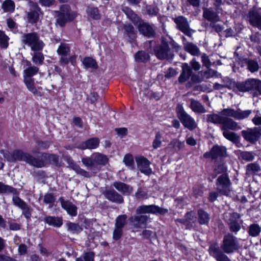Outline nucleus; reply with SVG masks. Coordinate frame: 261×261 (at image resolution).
<instances>
[{
    "label": "nucleus",
    "mask_w": 261,
    "mask_h": 261,
    "mask_svg": "<svg viewBox=\"0 0 261 261\" xmlns=\"http://www.w3.org/2000/svg\"><path fill=\"white\" fill-rule=\"evenodd\" d=\"M113 186L124 195H129L133 191V187L123 182L115 181L113 184Z\"/></svg>",
    "instance_id": "nucleus-22"
},
{
    "label": "nucleus",
    "mask_w": 261,
    "mask_h": 261,
    "mask_svg": "<svg viewBox=\"0 0 261 261\" xmlns=\"http://www.w3.org/2000/svg\"><path fill=\"white\" fill-rule=\"evenodd\" d=\"M235 87L238 91L243 93L251 92L254 95H261V81L257 79L250 78L243 82H237Z\"/></svg>",
    "instance_id": "nucleus-4"
},
{
    "label": "nucleus",
    "mask_w": 261,
    "mask_h": 261,
    "mask_svg": "<svg viewBox=\"0 0 261 261\" xmlns=\"http://www.w3.org/2000/svg\"><path fill=\"white\" fill-rule=\"evenodd\" d=\"M29 5L30 7V11L28 13V19L31 23L36 22L41 13L40 8L36 3L31 1L29 2Z\"/></svg>",
    "instance_id": "nucleus-18"
},
{
    "label": "nucleus",
    "mask_w": 261,
    "mask_h": 261,
    "mask_svg": "<svg viewBox=\"0 0 261 261\" xmlns=\"http://www.w3.org/2000/svg\"><path fill=\"white\" fill-rule=\"evenodd\" d=\"M22 43L31 47L32 51H39L42 50L44 44L39 39V37L36 33L24 34L21 39Z\"/></svg>",
    "instance_id": "nucleus-8"
},
{
    "label": "nucleus",
    "mask_w": 261,
    "mask_h": 261,
    "mask_svg": "<svg viewBox=\"0 0 261 261\" xmlns=\"http://www.w3.org/2000/svg\"><path fill=\"white\" fill-rule=\"evenodd\" d=\"M87 12L89 16L94 19H99L100 18V15L97 8L88 7L87 9Z\"/></svg>",
    "instance_id": "nucleus-43"
},
{
    "label": "nucleus",
    "mask_w": 261,
    "mask_h": 261,
    "mask_svg": "<svg viewBox=\"0 0 261 261\" xmlns=\"http://www.w3.org/2000/svg\"><path fill=\"white\" fill-rule=\"evenodd\" d=\"M43 200L45 204L48 205L49 208H51L56 201V198L54 193L47 192L43 196Z\"/></svg>",
    "instance_id": "nucleus-38"
},
{
    "label": "nucleus",
    "mask_w": 261,
    "mask_h": 261,
    "mask_svg": "<svg viewBox=\"0 0 261 261\" xmlns=\"http://www.w3.org/2000/svg\"><path fill=\"white\" fill-rule=\"evenodd\" d=\"M139 32L145 36L152 37L155 35V31L152 25L146 22H140L138 26Z\"/></svg>",
    "instance_id": "nucleus-23"
},
{
    "label": "nucleus",
    "mask_w": 261,
    "mask_h": 261,
    "mask_svg": "<svg viewBox=\"0 0 261 261\" xmlns=\"http://www.w3.org/2000/svg\"><path fill=\"white\" fill-rule=\"evenodd\" d=\"M249 20L250 24L261 30V12L255 10H251L249 12Z\"/></svg>",
    "instance_id": "nucleus-21"
},
{
    "label": "nucleus",
    "mask_w": 261,
    "mask_h": 261,
    "mask_svg": "<svg viewBox=\"0 0 261 261\" xmlns=\"http://www.w3.org/2000/svg\"><path fill=\"white\" fill-rule=\"evenodd\" d=\"M27 65H28L29 67L24 70V78H31L32 76L38 73L39 68L36 66H32L30 62L27 63Z\"/></svg>",
    "instance_id": "nucleus-36"
},
{
    "label": "nucleus",
    "mask_w": 261,
    "mask_h": 261,
    "mask_svg": "<svg viewBox=\"0 0 261 261\" xmlns=\"http://www.w3.org/2000/svg\"><path fill=\"white\" fill-rule=\"evenodd\" d=\"M203 17L208 21L215 23L220 20L217 13L211 8H203Z\"/></svg>",
    "instance_id": "nucleus-25"
},
{
    "label": "nucleus",
    "mask_w": 261,
    "mask_h": 261,
    "mask_svg": "<svg viewBox=\"0 0 261 261\" xmlns=\"http://www.w3.org/2000/svg\"><path fill=\"white\" fill-rule=\"evenodd\" d=\"M239 240L231 234H227L224 237L221 248L224 252L231 254L241 248Z\"/></svg>",
    "instance_id": "nucleus-7"
},
{
    "label": "nucleus",
    "mask_w": 261,
    "mask_h": 261,
    "mask_svg": "<svg viewBox=\"0 0 261 261\" xmlns=\"http://www.w3.org/2000/svg\"><path fill=\"white\" fill-rule=\"evenodd\" d=\"M68 163L71 168L74 170L76 173L86 177H89L90 174L88 172L82 169L79 165L74 163L70 159H68Z\"/></svg>",
    "instance_id": "nucleus-32"
},
{
    "label": "nucleus",
    "mask_w": 261,
    "mask_h": 261,
    "mask_svg": "<svg viewBox=\"0 0 261 261\" xmlns=\"http://www.w3.org/2000/svg\"><path fill=\"white\" fill-rule=\"evenodd\" d=\"M168 212L167 209L160 207L154 204L143 205L139 206L136 210L137 214H152L164 215Z\"/></svg>",
    "instance_id": "nucleus-12"
},
{
    "label": "nucleus",
    "mask_w": 261,
    "mask_h": 261,
    "mask_svg": "<svg viewBox=\"0 0 261 261\" xmlns=\"http://www.w3.org/2000/svg\"><path fill=\"white\" fill-rule=\"evenodd\" d=\"M70 52V48L67 44L61 43L57 49L60 56H66Z\"/></svg>",
    "instance_id": "nucleus-44"
},
{
    "label": "nucleus",
    "mask_w": 261,
    "mask_h": 261,
    "mask_svg": "<svg viewBox=\"0 0 261 261\" xmlns=\"http://www.w3.org/2000/svg\"><path fill=\"white\" fill-rule=\"evenodd\" d=\"M94 253L92 252L85 253L84 256V261H93Z\"/></svg>",
    "instance_id": "nucleus-63"
},
{
    "label": "nucleus",
    "mask_w": 261,
    "mask_h": 261,
    "mask_svg": "<svg viewBox=\"0 0 261 261\" xmlns=\"http://www.w3.org/2000/svg\"><path fill=\"white\" fill-rule=\"evenodd\" d=\"M217 71L209 68L208 70L203 72V76L206 79H210L216 74Z\"/></svg>",
    "instance_id": "nucleus-61"
},
{
    "label": "nucleus",
    "mask_w": 261,
    "mask_h": 261,
    "mask_svg": "<svg viewBox=\"0 0 261 261\" xmlns=\"http://www.w3.org/2000/svg\"><path fill=\"white\" fill-rule=\"evenodd\" d=\"M212 159L224 156L226 154V149L224 146H214L212 148Z\"/></svg>",
    "instance_id": "nucleus-31"
},
{
    "label": "nucleus",
    "mask_w": 261,
    "mask_h": 261,
    "mask_svg": "<svg viewBox=\"0 0 261 261\" xmlns=\"http://www.w3.org/2000/svg\"><path fill=\"white\" fill-rule=\"evenodd\" d=\"M260 171V166L256 162L248 164L246 166V174L248 176L256 175Z\"/></svg>",
    "instance_id": "nucleus-30"
},
{
    "label": "nucleus",
    "mask_w": 261,
    "mask_h": 261,
    "mask_svg": "<svg viewBox=\"0 0 261 261\" xmlns=\"http://www.w3.org/2000/svg\"><path fill=\"white\" fill-rule=\"evenodd\" d=\"M108 157L103 154L95 152L90 157H84L82 159L83 164L88 168L96 167L98 165L105 166L108 162Z\"/></svg>",
    "instance_id": "nucleus-6"
},
{
    "label": "nucleus",
    "mask_w": 261,
    "mask_h": 261,
    "mask_svg": "<svg viewBox=\"0 0 261 261\" xmlns=\"http://www.w3.org/2000/svg\"><path fill=\"white\" fill-rule=\"evenodd\" d=\"M44 222L49 225L56 227H60L63 224V220L61 217L46 216L44 218Z\"/></svg>",
    "instance_id": "nucleus-29"
},
{
    "label": "nucleus",
    "mask_w": 261,
    "mask_h": 261,
    "mask_svg": "<svg viewBox=\"0 0 261 261\" xmlns=\"http://www.w3.org/2000/svg\"><path fill=\"white\" fill-rule=\"evenodd\" d=\"M170 145L174 148H177L179 149L183 147L184 146V142H181L179 140H174L170 142Z\"/></svg>",
    "instance_id": "nucleus-62"
},
{
    "label": "nucleus",
    "mask_w": 261,
    "mask_h": 261,
    "mask_svg": "<svg viewBox=\"0 0 261 261\" xmlns=\"http://www.w3.org/2000/svg\"><path fill=\"white\" fill-rule=\"evenodd\" d=\"M2 8L5 12H13L15 9V4L11 0H6L3 2Z\"/></svg>",
    "instance_id": "nucleus-40"
},
{
    "label": "nucleus",
    "mask_w": 261,
    "mask_h": 261,
    "mask_svg": "<svg viewBox=\"0 0 261 261\" xmlns=\"http://www.w3.org/2000/svg\"><path fill=\"white\" fill-rule=\"evenodd\" d=\"M174 22L177 24L178 29L188 36L192 35L187 19L181 16L176 18Z\"/></svg>",
    "instance_id": "nucleus-20"
},
{
    "label": "nucleus",
    "mask_w": 261,
    "mask_h": 261,
    "mask_svg": "<svg viewBox=\"0 0 261 261\" xmlns=\"http://www.w3.org/2000/svg\"><path fill=\"white\" fill-rule=\"evenodd\" d=\"M252 122L255 125H261V115L256 114L252 118Z\"/></svg>",
    "instance_id": "nucleus-64"
},
{
    "label": "nucleus",
    "mask_w": 261,
    "mask_h": 261,
    "mask_svg": "<svg viewBox=\"0 0 261 261\" xmlns=\"http://www.w3.org/2000/svg\"><path fill=\"white\" fill-rule=\"evenodd\" d=\"M261 232V226L257 223H253L250 225L247 229V232L252 237L258 236Z\"/></svg>",
    "instance_id": "nucleus-34"
},
{
    "label": "nucleus",
    "mask_w": 261,
    "mask_h": 261,
    "mask_svg": "<svg viewBox=\"0 0 261 261\" xmlns=\"http://www.w3.org/2000/svg\"><path fill=\"white\" fill-rule=\"evenodd\" d=\"M181 72L178 77V81L180 83L187 81L192 75V70L187 63H184L181 66Z\"/></svg>",
    "instance_id": "nucleus-26"
},
{
    "label": "nucleus",
    "mask_w": 261,
    "mask_h": 261,
    "mask_svg": "<svg viewBox=\"0 0 261 261\" xmlns=\"http://www.w3.org/2000/svg\"><path fill=\"white\" fill-rule=\"evenodd\" d=\"M176 113L178 118L185 127L192 130L197 127L194 119L185 111L181 105H177Z\"/></svg>",
    "instance_id": "nucleus-5"
},
{
    "label": "nucleus",
    "mask_w": 261,
    "mask_h": 261,
    "mask_svg": "<svg viewBox=\"0 0 261 261\" xmlns=\"http://www.w3.org/2000/svg\"><path fill=\"white\" fill-rule=\"evenodd\" d=\"M198 222L201 225H207L210 221L209 214L205 211L200 209L198 211Z\"/></svg>",
    "instance_id": "nucleus-35"
},
{
    "label": "nucleus",
    "mask_w": 261,
    "mask_h": 261,
    "mask_svg": "<svg viewBox=\"0 0 261 261\" xmlns=\"http://www.w3.org/2000/svg\"><path fill=\"white\" fill-rule=\"evenodd\" d=\"M148 219V217L146 215H139L130 217L129 221L133 224L135 228H140L146 226Z\"/></svg>",
    "instance_id": "nucleus-24"
},
{
    "label": "nucleus",
    "mask_w": 261,
    "mask_h": 261,
    "mask_svg": "<svg viewBox=\"0 0 261 261\" xmlns=\"http://www.w3.org/2000/svg\"><path fill=\"white\" fill-rule=\"evenodd\" d=\"M68 163L71 168L74 170L76 173L86 177H89L90 174L88 172L82 169L79 165L74 163L70 159H68Z\"/></svg>",
    "instance_id": "nucleus-33"
},
{
    "label": "nucleus",
    "mask_w": 261,
    "mask_h": 261,
    "mask_svg": "<svg viewBox=\"0 0 261 261\" xmlns=\"http://www.w3.org/2000/svg\"><path fill=\"white\" fill-rule=\"evenodd\" d=\"M32 60L36 65H41L44 61V56L42 53L38 51H34Z\"/></svg>",
    "instance_id": "nucleus-41"
},
{
    "label": "nucleus",
    "mask_w": 261,
    "mask_h": 261,
    "mask_svg": "<svg viewBox=\"0 0 261 261\" xmlns=\"http://www.w3.org/2000/svg\"><path fill=\"white\" fill-rule=\"evenodd\" d=\"M22 211V215L27 219H29L31 217L32 211L31 208L27 204L21 208Z\"/></svg>",
    "instance_id": "nucleus-55"
},
{
    "label": "nucleus",
    "mask_w": 261,
    "mask_h": 261,
    "mask_svg": "<svg viewBox=\"0 0 261 261\" xmlns=\"http://www.w3.org/2000/svg\"><path fill=\"white\" fill-rule=\"evenodd\" d=\"M99 144V139L92 138L81 143L79 146V148L81 149H94L98 147Z\"/></svg>",
    "instance_id": "nucleus-27"
},
{
    "label": "nucleus",
    "mask_w": 261,
    "mask_h": 261,
    "mask_svg": "<svg viewBox=\"0 0 261 261\" xmlns=\"http://www.w3.org/2000/svg\"><path fill=\"white\" fill-rule=\"evenodd\" d=\"M76 16V13L70 10L69 6L63 5L60 7L57 23L60 27H63L66 22L73 20Z\"/></svg>",
    "instance_id": "nucleus-10"
},
{
    "label": "nucleus",
    "mask_w": 261,
    "mask_h": 261,
    "mask_svg": "<svg viewBox=\"0 0 261 261\" xmlns=\"http://www.w3.org/2000/svg\"><path fill=\"white\" fill-rule=\"evenodd\" d=\"M123 162L125 165L129 167L130 169H134V161L133 156L130 154H126L123 158Z\"/></svg>",
    "instance_id": "nucleus-51"
},
{
    "label": "nucleus",
    "mask_w": 261,
    "mask_h": 261,
    "mask_svg": "<svg viewBox=\"0 0 261 261\" xmlns=\"http://www.w3.org/2000/svg\"><path fill=\"white\" fill-rule=\"evenodd\" d=\"M190 108L195 113L202 114L206 112V109L204 106L199 101L194 99H190Z\"/></svg>",
    "instance_id": "nucleus-28"
},
{
    "label": "nucleus",
    "mask_w": 261,
    "mask_h": 261,
    "mask_svg": "<svg viewBox=\"0 0 261 261\" xmlns=\"http://www.w3.org/2000/svg\"><path fill=\"white\" fill-rule=\"evenodd\" d=\"M240 157L247 162L252 161L254 159V155L252 152L242 151L240 153Z\"/></svg>",
    "instance_id": "nucleus-53"
},
{
    "label": "nucleus",
    "mask_w": 261,
    "mask_h": 261,
    "mask_svg": "<svg viewBox=\"0 0 261 261\" xmlns=\"http://www.w3.org/2000/svg\"><path fill=\"white\" fill-rule=\"evenodd\" d=\"M59 200L61 203L62 208L65 210L68 214L72 217L77 215V208L76 205L73 204L71 201L64 199L63 197H60Z\"/></svg>",
    "instance_id": "nucleus-19"
},
{
    "label": "nucleus",
    "mask_w": 261,
    "mask_h": 261,
    "mask_svg": "<svg viewBox=\"0 0 261 261\" xmlns=\"http://www.w3.org/2000/svg\"><path fill=\"white\" fill-rule=\"evenodd\" d=\"M0 152L9 162L24 161L35 167V166H40L41 165L40 162L36 161V158L21 150H15L11 154L5 152L3 150H1Z\"/></svg>",
    "instance_id": "nucleus-3"
},
{
    "label": "nucleus",
    "mask_w": 261,
    "mask_h": 261,
    "mask_svg": "<svg viewBox=\"0 0 261 261\" xmlns=\"http://www.w3.org/2000/svg\"><path fill=\"white\" fill-rule=\"evenodd\" d=\"M241 134L245 140L251 143L256 142L261 135L258 128L257 127L243 130L241 132Z\"/></svg>",
    "instance_id": "nucleus-15"
},
{
    "label": "nucleus",
    "mask_w": 261,
    "mask_h": 261,
    "mask_svg": "<svg viewBox=\"0 0 261 261\" xmlns=\"http://www.w3.org/2000/svg\"><path fill=\"white\" fill-rule=\"evenodd\" d=\"M232 82L230 80H228V83H215L213 86V88L215 90H221L224 88H230L231 86Z\"/></svg>",
    "instance_id": "nucleus-54"
},
{
    "label": "nucleus",
    "mask_w": 261,
    "mask_h": 261,
    "mask_svg": "<svg viewBox=\"0 0 261 261\" xmlns=\"http://www.w3.org/2000/svg\"><path fill=\"white\" fill-rule=\"evenodd\" d=\"M231 181L226 174L219 176L216 181L217 190L221 194L228 196L231 191Z\"/></svg>",
    "instance_id": "nucleus-11"
},
{
    "label": "nucleus",
    "mask_w": 261,
    "mask_h": 261,
    "mask_svg": "<svg viewBox=\"0 0 261 261\" xmlns=\"http://www.w3.org/2000/svg\"><path fill=\"white\" fill-rule=\"evenodd\" d=\"M9 40V37L5 34V32L0 30V46L4 48H7Z\"/></svg>",
    "instance_id": "nucleus-49"
},
{
    "label": "nucleus",
    "mask_w": 261,
    "mask_h": 261,
    "mask_svg": "<svg viewBox=\"0 0 261 261\" xmlns=\"http://www.w3.org/2000/svg\"><path fill=\"white\" fill-rule=\"evenodd\" d=\"M135 196L138 199H146L148 198V194L141 189H138L135 193Z\"/></svg>",
    "instance_id": "nucleus-56"
},
{
    "label": "nucleus",
    "mask_w": 261,
    "mask_h": 261,
    "mask_svg": "<svg viewBox=\"0 0 261 261\" xmlns=\"http://www.w3.org/2000/svg\"><path fill=\"white\" fill-rule=\"evenodd\" d=\"M24 80L28 90L33 94H37L38 90L34 86L33 80L32 78L25 77Z\"/></svg>",
    "instance_id": "nucleus-45"
},
{
    "label": "nucleus",
    "mask_w": 261,
    "mask_h": 261,
    "mask_svg": "<svg viewBox=\"0 0 261 261\" xmlns=\"http://www.w3.org/2000/svg\"><path fill=\"white\" fill-rule=\"evenodd\" d=\"M83 64L86 68H95L96 67V62L95 60L90 57H86L83 59Z\"/></svg>",
    "instance_id": "nucleus-50"
},
{
    "label": "nucleus",
    "mask_w": 261,
    "mask_h": 261,
    "mask_svg": "<svg viewBox=\"0 0 261 261\" xmlns=\"http://www.w3.org/2000/svg\"><path fill=\"white\" fill-rule=\"evenodd\" d=\"M122 234V228L115 227L113 231V238L114 240H119Z\"/></svg>",
    "instance_id": "nucleus-59"
},
{
    "label": "nucleus",
    "mask_w": 261,
    "mask_h": 261,
    "mask_svg": "<svg viewBox=\"0 0 261 261\" xmlns=\"http://www.w3.org/2000/svg\"><path fill=\"white\" fill-rule=\"evenodd\" d=\"M137 167L141 173L149 175L152 173L150 167V162L143 156H139L136 159Z\"/></svg>",
    "instance_id": "nucleus-16"
},
{
    "label": "nucleus",
    "mask_w": 261,
    "mask_h": 261,
    "mask_svg": "<svg viewBox=\"0 0 261 261\" xmlns=\"http://www.w3.org/2000/svg\"><path fill=\"white\" fill-rule=\"evenodd\" d=\"M68 231L72 233H79L82 230V227L77 224L68 222L66 224Z\"/></svg>",
    "instance_id": "nucleus-46"
},
{
    "label": "nucleus",
    "mask_w": 261,
    "mask_h": 261,
    "mask_svg": "<svg viewBox=\"0 0 261 261\" xmlns=\"http://www.w3.org/2000/svg\"><path fill=\"white\" fill-rule=\"evenodd\" d=\"M185 49L193 56H198L200 55V51L198 47L190 42L186 43L184 45Z\"/></svg>",
    "instance_id": "nucleus-37"
},
{
    "label": "nucleus",
    "mask_w": 261,
    "mask_h": 261,
    "mask_svg": "<svg viewBox=\"0 0 261 261\" xmlns=\"http://www.w3.org/2000/svg\"><path fill=\"white\" fill-rule=\"evenodd\" d=\"M252 113V110H237L231 108L223 109L219 114L213 113L207 115V121L215 124H221L220 128L223 130V136L228 140L237 143L239 137L234 133L228 131L229 129L236 130L241 129L238 123L229 117L237 120H243L248 118Z\"/></svg>",
    "instance_id": "nucleus-1"
},
{
    "label": "nucleus",
    "mask_w": 261,
    "mask_h": 261,
    "mask_svg": "<svg viewBox=\"0 0 261 261\" xmlns=\"http://www.w3.org/2000/svg\"><path fill=\"white\" fill-rule=\"evenodd\" d=\"M136 61L138 62H146L149 60L150 56L145 51H138L135 56Z\"/></svg>",
    "instance_id": "nucleus-39"
},
{
    "label": "nucleus",
    "mask_w": 261,
    "mask_h": 261,
    "mask_svg": "<svg viewBox=\"0 0 261 261\" xmlns=\"http://www.w3.org/2000/svg\"><path fill=\"white\" fill-rule=\"evenodd\" d=\"M122 11L132 21L136 20L137 15L130 8L127 7H124L122 8Z\"/></svg>",
    "instance_id": "nucleus-52"
},
{
    "label": "nucleus",
    "mask_w": 261,
    "mask_h": 261,
    "mask_svg": "<svg viewBox=\"0 0 261 261\" xmlns=\"http://www.w3.org/2000/svg\"><path fill=\"white\" fill-rule=\"evenodd\" d=\"M37 162L41 163L40 166H35L37 168H42L48 164H53L57 165L59 163V157L53 154H48L43 153L38 158H36Z\"/></svg>",
    "instance_id": "nucleus-14"
},
{
    "label": "nucleus",
    "mask_w": 261,
    "mask_h": 261,
    "mask_svg": "<svg viewBox=\"0 0 261 261\" xmlns=\"http://www.w3.org/2000/svg\"><path fill=\"white\" fill-rule=\"evenodd\" d=\"M103 194L106 198L113 202L121 204L124 202L122 196L114 189H107Z\"/></svg>",
    "instance_id": "nucleus-17"
},
{
    "label": "nucleus",
    "mask_w": 261,
    "mask_h": 261,
    "mask_svg": "<svg viewBox=\"0 0 261 261\" xmlns=\"http://www.w3.org/2000/svg\"><path fill=\"white\" fill-rule=\"evenodd\" d=\"M246 64L247 66V69L251 72H255L258 70L259 66L256 61L252 60H248L246 61Z\"/></svg>",
    "instance_id": "nucleus-42"
},
{
    "label": "nucleus",
    "mask_w": 261,
    "mask_h": 261,
    "mask_svg": "<svg viewBox=\"0 0 261 261\" xmlns=\"http://www.w3.org/2000/svg\"><path fill=\"white\" fill-rule=\"evenodd\" d=\"M208 252L210 255L217 261H231L220 249L218 244L216 243L210 245Z\"/></svg>",
    "instance_id": "nucleus-13"
},
{
    "label": "nucleus",
    "mask_w": 261,
    "mask_h": 261,
    "mask_svg": "<svg viewBox=\"0 0 261 261\" xmlns=\"http://www.w3.org/2000/svg\"><path fill=\"white\" fill-rule=\"evenodd\" d=\"M162 134L160 132L155 133L154 139L152 142V147L154 149L160 147L162 145Z\"/></svg>",
    "instance_id": "nucleus-47"
},
{
    "label": "nucleus",
    "mask_w": 261,
    "mask_h": 261,
    "mask_svg": "<svg viewBox=\"0 0 261 261\" xmlns=\"http://www.w3.org/2000/svg\"><path fill=\"white\" fill-rule=\"evenodd\" d=\"M127 216L126 215H121L118 216L115 221V226L123 228L126 222Z\"/></svg>",
    "instance_id": "nucleus-48"
},
{
    "label": "nucleus",
    "mask_w": 261,
    "mask_h": 261,
    "mask_svg": "<svg viewBox=\"0 0 261 261\" xmlns=\"http://www.w3.org/2000/svg\"><path fill=\"white\" fill-rule=\"evenodd\" d=\"M201 61L203 65L205 66L207 68H210L212 66V63L210 61L209 57L205 54H203L201 56Z\"/></svg>",
    "instance_id": "nucleus-58"
},
{
    "label": "nucleus",
    "mask_w": 261,
    "mask_h": 261,
    "mask_svg": "<svg viewBox=\"0 0 261 261\" xmlns=\"http://www.w3.org/2000/svg\"><path fill=\"white\" fill-rule=\"evenodd\" d=\"M169 46L176 51L179 48V45L170 37H162L161 44L155 45L153 48L156 58L160 60L172 59L174 55Z\"/></svg>",
    "instance_id": "nucleus-2"
},
{
    "label": "nucleus",
    "mask_w": 261,
    "mask_h": 261,
    "mask_svg": "<svg viewBox=\"0 0 261 261\" xmlns=\"http://www.w3.org/2000/svg\"><path fill=\"white\" fill-rule=\"evenodd\" d=\"M230 230L234 232H237L241 229L240 224L238 221H229Z\"/></svg>",
    "instance_id": "nucleus-57"
},
{
    "label": "nucleus",
    "mask_w": 261,
    "mask_h": 261,
    "mask_svg": "<svg viewBox=\"0 0 261 261\" xmlns=\"http://www.w3.org/2000/svg\"><path fill=\"white\" fill-rule=\"evenodd\" d=\"M0 193L7 194H12L14 195L12 197L13 204L20 209L27 204L25 201L17 196L19 192L16 189L9 185H5L1 181Z\"/></svg>",
    "instance_id": "nucleus-9"
},
{
    "label": "nucleus",
    "mask_w": 261,
    "mask_h": 261,
    "mask_svg": "<svg viewBox=\"0 0 261 261\" xmlns=\"http://www.w3.org/2000/svg\"><path fill=\"white\" fill-rule=\"evenodd\" d=\"M185 219L187 220L188 222L192 224L193 226L196 220L194 214L192 212H188L185 216Z\"/></svg>",
    "instance_id": "nucleus-60"
}]
</instances>
